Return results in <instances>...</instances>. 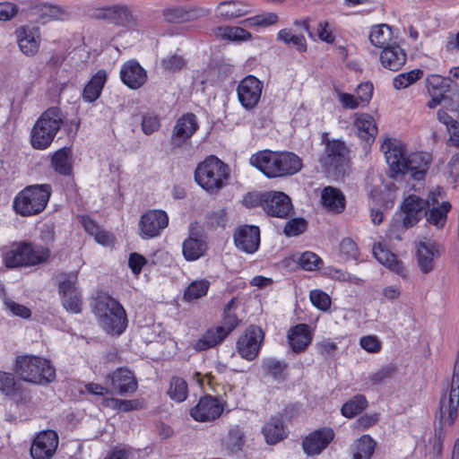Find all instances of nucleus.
I'll list each match as a JSON object with an SVG mask.
<instances>
[{"label":"nucleus","instance_id":"nucleus-1","mask_svg":"<svg viewBox=\"0 0 459 459\" xmlns=\"http://www.w3.org/2000/svg\"><path fill=\"white\" fill-rule=\"evenodd\" d=\"M390 169V177L411 173L414 180H423L431 161L427 152L407 154L404 145L396 139H386L381 145Z\"/></svg>","mask_w":459,"mask_h":459},{"label":"nucleus","instance_id":"nucleus-2","mask_svg":"<svg viewBox=\"0 0 459 459\" xmlns=\"http://www.w3.org/2000/svg\"><path fill=\"white\" fill-rule=\"evenodd\" d=\"M250 164L267 178L291 176L301 170V159L293 152H258L250 158Z\"/></svg>","mask_w":459,"mask_h":459},{"label":"nucleus","instance_id":"nucleus-3","mask_svg":"<svg viewBox=\"0 0 459 459\" xmlns=\"http://www.w3.org/2000/svg\"><path fill=\"white\" fill-rule=\"evenodd\" d=\"M93 311L101 328L112 335H120L127 326V316L123 306L114 298L100 293L95 298Z\"/></svg>","mask_w":459,"mask_h":459},{"label":"nucleus","instance_id":"nucleus-4","mask_svg":"<svg viewBox=\"0 0 459 459\" xmlns=\"http://www.w3.org/2000/svg\"><path fill=\"white\" fill-rule=\"evenodd\" d=\"M14 371L21 379L37 385H46L56 378V369L47 359L21 356L16 359Z\"/></svg>","mask_w":459,"mask_h":459},{"label":"nucleus","instance_id":"nucleus-5","mask_svg":"<svg viewBox=\"0 0 459 459\" xmlns=\"http://www.w3.org/2000/svg\"><path fill=\"white\" fill-rule=\"evenodd\" d=\"M229 167L215 156H209L195 170V182L210 194H215L226 186Z\"/></svg>","mask_w":459,"mask_h":459},{"label":"nucleus","instance_id":"nucleus-6","mask_svg":"<svg viewBox=\"0 0 459 459\" xmlns=\"http://www.w3.org/2000/svg\"><path fill=\"white\" fill-rule=\"evenodd\" d=\"M63 124L58 108H49L37 119L30 133V143L36 150H45L54 141Z\"/></svg>","mask_w":459,"mask_h":459},{"label":"nucleus","instance_id":"nucleus-7","mask_svg":"<svg viewBox=\"0 0 459 459\" xmlns=\"http://www.w3.org/2000/svg\"><path fill=\"white\" fill-rule=\"evenodd\" d=\"M48 248L34 246L27 242L13 243L3 254L4 264L8 268L36 265L48 260Z\"/></svg>","mask_w":459,"mask_h":459},{"label":"nucleus","instance_id":"nucleus-8","mask_svg":"<svg viewBox=\"0 0 459 459\" xmlns=\"http://www.w3.org/2000/svg\"><path fill=\"white\" fill-rule=\"evenodd\" d=\"M50 195L51 186L48 184L29 186L15 196L13 208L22 216L40 213L46 208Z\"/></svg>","mask_w":459,"mask_h":459},{"label":"nucleus","instance_id":"nucleus-9","mask_svg":"<svg viewBox=\"0 0 459 459\" xmlns=\"http://www.w3.org/2000/svg\"><path fill=\"white\" fill-rule=\"evenodd\" d=\"M459 406V354L454 366L450 387L440 396L435 417L441 426H452L457 417Z\"/></svg>","mask_w":459,"mask_h":459},{"label":"nucleus","instance_id":"nucleus-10","mask_svg":"<svg viewBox=\"0 0 459 459\" xmlns=\"http://www.w3.org/2000/svg\"><path fill=\"white\" fill-rule=\"evenodd\" d=\"M320 161L328 171L334 169L338 173L344 172L349 162L348 147L342 141L328 140Z\"/></svg>","mask_w":459,"mask_h":459},{"label":"nucleus","instance_id":"nucleus-11","mask_svg":"<svg viewBox=\"0 0 459 459\" xmlns=\"http://www.w3.org/2000/svg\"><path fill=\"white\" fill-rule=\"evenodd\" d=\"M260 205L270 216L287 218L293 211L290 198L283 192L270 191L260 195Z\"/></svg>","mask_w":459,"mask_h":459},{"label":"nucleus","instance_id":"nucleus-12","mask_svg":"<svg viewBox=\"0 0 459 459\" xmlns=\"http://www.w3.org/2000/svg\"><path fill=\"white\" fill-rule=\"evenodd\" d=\"M169 225V217L162 210H149L143 213L138 223L139 234L143 239H150L160 235Z\"/></svg>","mask_w":459,"mask_h":459},{"label":"nucleus","instance_id":"nucleus-13","mask_svg":"<svg viewBox=\"0 0 459 459\" xmlns=\"http://www.w3.org/2000/svg\"><path fill=\"white\" fill-rule=\"evenodd\" d=\"M77 273L65 274L59 281L58 290L63 307L69 312L78 314L82 311V296L77 286Z\"/></svg>","mask_w":459,"mask_h":459},{"label":"nucleus","instance_id":"nucleus-14","mask_svg":"<svg viewBox=\"0 0 459 459\" xmlns=\"http://www.w3.org/2000/svg\"><path fill=\"white\" fill-rule=\"evenodd\" d=\"M417 265L424 274L435 269L436 260L441 255L439 246L431 240H419L415 243Z\"/></svg>","mask_w":459,"mask_h":459},{"label":"nucleus","instance_id":"nucleus-15","mask_svg":"<svg viewBox=\"0 0 459 459\" xmlns=\"http://www.w3.org/2000/svg\"><path fill=\"white\" fill-rule=\"evenodd\" d=\"M263 340L264 333L262 329L255 325H250L238 341V353L247 360L254 359L259 352Z\"/></svg>","mask_w":459,"mask_h":459},{"label":"nucleus","instance_id":"nucleus-16","mask_svg":"<svg viewBox=\"0 0 459 459\" xmlns=\"http://www.w3.org/2000/svg\"><path fill=\"white\" fill-rule=\"evenodd\" d=\"M263 82L253 75L245 77L238 84L237 92L241 105L250 109L255 108L262 94Z\"/></svg>","mask_w":459,"mask_h":459},{"label":"nucleus","instance_id":"nucleus-17","mask_svg":"<svg viewBox=\"0 0 459 459\" xmlns=\"http://www.w3.org/2000/svg\"><path fill=\"white\" fill-rule=\"evenodd\" d=\"M401 213L398 215L403 221L406 226L413 227L416 225L427 211L424 199L416 194H410L406 196L401 204Z\"/></svg>","mask_w":459,"mask_h":459},{"label":"nucleus","instance_id":"nucleus-18","mask_svg":"<svg viewBox=\"0 0 459 459\" xmlns=\"http://www.w3.org/2000/svg\"><path fill=\"white\" fill-rule=\"evenodd\" d=\"M58 437L53 430L40 432L34 439L30 455L33 459H50L57 447Z\"/></svg>","mask_w":459,"mask_h":459},{"label":"nucleus","instance_id":"nucleus-19","mask_svg":"<svg viewBox=\"0 0 459 459\" xmlns=\"http://www.w3.org/2000/svg\"><path fill=\"white\" fill-rule=\"evenodd\" d=\"M334 437V432L330 428H323L307 436L302 446L307 455H316L325 450Z\"/></svg>","mask_w":459,"mask_h":459},{"label":"nucleus","instance_id":"nucleus-20","mask_svg":"<svg viewBox=\"0 0 459 459\" xmlns=\"http://www.w3.org/2000/svg\"><path fill=\"white\" fill-rule=\"evenodd\" d=\"M234 242L238 248L247 254L255 252L260 245V230L256 226L243 225L234 234Z\"/></svg>","mask_w":459,"mask_h":459},{"label":"nucleus","instance_id":"nucleus-21","mask_svg":"<svg viewBox=\"0 0 459 459\" xmlns=\"http://www.w3.org/2000/svg\"><path fill=\"white\" fill-rule=\"evenodd\" d=\"M223 407L217 398L212 396L202 397L191 410V416L196 421H211L221 416Z\"/></svg>","mask_w":459,"mask_h":459},{"label":"nucleus","instance_id":"nucleus-22","mask_svg":"<svg viewBox=\"0 0 459 459\" xmlns=\"http://www.w3.org/2000/svg\"><path fill=\"white\" fill-rule=\"evenodd\" d=\"M198 128L196 117L187 113L178 118L171 134V143L174 147L182 146L189 140Z\"/></svg>","mask_w":459,"mask_h":459},{"label":"nucleus","instance_id":"nucleus-23","mask_svg":"<svg viewBox=\"0 0 459 459\" xmlns=\"http://www.w3.org/2000/svg\"><path fill=\"white\" fill-rule=\"evenodd\" d=\"M20 50L28 56H35L39 49V28L33 26H22L15 30Z\"/></svg>","mask_w":459,"mask_h":459},{"label":"nucleus","instance_id":"nucleus-24","mask_svg":"<svg viewBox=\"0 0 459 459\" xmlns=\"http://www.w3.org/2000/svg\"><path fill=\"white\" fill-rule=\"evenodd\" d=\"M211 11L207 8L192 6L189 8H167L163 10L164 20L171 23L186 22L208 16Z\"/></svg>","mask_w":459,"mask_h":459},{"label":"nucleus","instance_id":"nucleus-25","mask_svg":"<svg viewBox=\"0 0 459 459\" xmlns=\"http://www.w3.org/2000/svg\"><path fill=\"white\" fill-rule=\"evenodd\" d=\"M112 392L118 394L134 393L137 389V382L132 371L127 368H118L108 376Z\"/></svg>","mask_w":459,"mask_h":459},{"label":"nucleus","instance_id":"nucleus-26","mask_svg":"<svg viewBox=\"0 0 459 459\" xmlns=\"http://www.w3.org/2000/svg\"><path fill=\"white\" fill-rule=\"evenodd\" d=\"M372 250L374 256L381 264L403 279L408 277V270L403 263L401 260H398L396 255L385 248L382 244H375Z\"/></svg>","mask_w":459,"mask_h":459},{"label":"nucleus","instance_id":"nucleus-27","mask_svg":"<svg viewBox=\"0 0 459 459\" xmlns=\"http://www.w3.org/2000/svg\"><path fill=\"white\" fill-rule=\"evenodd\" d=\"M122 82L131 89L136 90L147 80L145 70L134 60L126 62L120 70Z\"/></svg>","mask_w":459,"mask_h":459},{"label":"nucleus","instance_id":"nucleus-28","mask_svg":"<svg viewBox=\"0 0 459 459\" xmlns=\"http://www.w3.org/2000/svg\"><path fill=\"white\" fill-rule=\"evenodd\" d=\"M406 59L405 51L396 44L385 47L380 55L382 65L391 71L400 70L405 64Z\"/></svg>","mask_w":459,"mask_h":459},{"label":"nucleus","instance_id":"nucleus-29","mask_svg":"<svg viewBox=\"0 0 459 459\" xmlns=\"http://www.w3.org/2000/svg\"><path fill=\"white\" fill-rule=\"evenodd\" d=\"M312 337L309 328L305 324H299L291 327L288 333V342L294 352H301L311 342Z\"/></svg>","mask_w":459,"mask_h":459},{"label":"nucleus","instance_id":"nucleus-30","mask_svg":"<svg viewBox=\"0 0 459 459\" xmlns=\"http://www.w3.org/2000/svg\"><path fill=\"white\" fill-rule=\"evenodd\" d=\"M34 14L38 15L43 22L51 20L64 21L69 17L67 10L60 5L48 3H39L31 7Z\"/></svg>","mask_w":459,"mask_h":459},{"label":"nucleus","instance_id":"nucleus-31","mask_svg":"<svg viewBox=\"0 0 459 459\" xmlns=\"http://www.w3.org/2000/svg\"><path fill=\"white\" fill-rule=\"evenodd\" d=\"M358 136L366 141H374L377 127L374 118L368 114H357L353 122Z\"/></svg>","mask_w":459,"mask_h":459},{"label":"nucleus","instance_id":"nucleus-32","mask_svg":"<svg viewBox=\"0 0 459 459\" xmlns=\"http://www.w3.org/2000/svg\"><path fill=\"white\" fill-rule=\"evenodd\" d=\"M321 199L324 206L331 212L340 213L345 208V197L337 188L326 186L323 189Z\"/></svg>","mask_w":459,"mask_h":459},{"label":"nucleus","instance_id":"nucleus-33","mask_svg":"<svg viewBox=\"0 0 459 459\" xmlns=\"http://www.w3.org/2000/svg\"><path fill=\"white\" fill-rule=\"evenodd\" d=\"M228 335L224 330L218 325L208 329L201 338L194 344L193 348L196 351H204L215 347L221 342Z\"/></svg>","mask_w":459,"mask_h":459},{"label":"nucleus","instance_id":"nucleus-34","mask_svg":"<svg viewBox=\"0 0 459 459\" xmlns=\"http://www.w3.org/2000/svg\"><path fill=\"white\" fill-rule=\"evenodd\" d=\"M107 82V73L99 70L85 85L82 91V99L86 102H93L100 96Z\"/></svg>","mask_w":459,"mask_h":459},{"label":"nucleus","instance_id":"nucleus-35","mask_svg":"<svg viewBox=\"0 0 459 459\" xmlns=\"http://www.w3.org/2000/svg\"><path fill=\"white\" fill-rule=\"evenodd\" d=\"M376 446V441L369 435L361 436L351 446L352 459H371Z\"/></svg>","mask_w":459,"mask_h":459},{"label":"nucleus","instance_id":"nucleus-36","mask_svg":"<svg viewBox=\"0 0 459 459\" xmlns=\"http://www.w3.org/2000/svg\"><path fill=\"white\" fill-rule=\"evenodd\" d=\"M206 243L201 238L190 235L182 246L184 257L187 261H195L204 255L206 250Z\"/></svg>","mask_w":459,"mask_h":459},{"label":"nucleus","instance_id":"nucleus-37","mask_svg":"<svg viewBox=\"0 0 459 459\" xmlns=\"http://www.w3.org/2000/svg\"><path fill=\"white\" fill-rule=\"evenodd\" d=\"M451 210V204L448 202H442L439 206L428 208L425 212L427 221L441 230L446 223L447 213Z\"/></svg>","mask_w":459,"mask_h":459},{"label":"nucleus","instance_id":"nucleus-38","mask_svg":"<svg viewBox=\"0 0 459 459\" xmlns=\"http://www.w3.org/2000/svg\"><path fill=\"white\" fill-rule=\"evenodd\" d=\"M109 22L119 26L134 27L136 25L135 18L126 5L115 4L110 6Z\"/></svg>","mask_w":459,"mask_h":459},{"label":"nucleus","instance_id":"nucleus-39","mask_svg":"<svg viewBox=\"0 0 459 459\" xmlns=\"http://www.w3.org/2000/svg\"><path fill=\"white\" fill-rule=\"evenodd\" d=\"M263 434L266 442L274 445L284 438L285 431L282 420L278 417H273L263 428Z\"/></svg>","mask_w":459,"mask_h":459},{"label":"nucleus","instance_id":"nucleus-40","mask_svg":"<svg viewBox=\"0 0 459 459\" xmlns=\"http://www.w3.org/2000/svg\"><path fill=\"white\" fill-rule=\"evenodd\" d=\"M51 165L56 172L64 176L71 175V150L68 148H62L56 152L52 156Z\"/></svg>","mask_w":459,"mask_h":459},{"label":"nucleus","instance_id":"nucleus-41","mask_svg":"<svg viewBox=\"0 0 459 459\" xmlns=\"http://www.w3.org/2000/svg\"><path fill=\"white\" fill-rule=\"evenodd\" d=\"M393 38L392 28L387 24H379L371 29L369 40L372 45L377 48L389 46Z\"/></svg>","mask_w":459,"mask_h":459},{"label":"nucleus","instance_id":"nucleus-42","mask_svg":"<svg viewBox=\"0 0 459 459\" xmlns=\"http://www.w3.org/2000/svg\"><path fill=\"white\" fill-rule=\"evenodd\" d=\"M238 306L237 299L232 298L223 311V317L219 327L222 328L227 335H229L239 324V320L235 313Z\"/></svg>","mask_w":459,"mask_h":459},{"label":"nucleus","instance_id":"nucleus-43","mask_svg":"<svg viewBox=\"0 0 459 459\" xmlns=\"http://www.w3.org/2000/svg\"><path fill=\"white\" fill-rule=\"evenodd\" d=\"M210 285V281L206 279L192 281L184 291V299L192 301L201 299L207 294Z\"/></svg>","mask_w":459,"mask_h":459},{"label":"nucleus","instance_id":"nucleus-44","mask_svg":"<svg viewBox=\"0 0 459 459\" xmlns=\"http://www.w3.org/2000/svg\"><path fill=\"white\" fill-rule=\"evenodd\" d=\"M218 12L220 16L225 19L241 17L248 13V11L244 8L243 4L235 1L220 3L218 5Z\"/></svg>","mask_w":459,"mask_h":459},{"label":"nucleus","instance_id":"nucleus-45","mask_svg":"<svg viewBox=\"0 0 459 459\" xmlns=\"http://www.w3.org/2000/svg\"><path fill=\"white\" fill-rule=\"evenodd\" d=\"M368 405V402L364 395L358 394L346 402L342 409V414L346 418H353L362 412Z\"/></svg>","mask_w":459,"mask_h":459},{"label":"nucleus","instance_id":"nucleus-46","mask_svg":"<svg viewBox=\"0 0 459 459\" xmlns=\"http://www.w3.org/2000/svg\"><path fill=\"white\" fill-rule=\"evenodd\" d=\"M215 34L218 38L230 40H247L251 38V33L241 27H219Z\"/></svg>","mask_w":459,"mask_h":459},{"label":"nucleus","instance_id":"nucleus-47","mask_svg":"<svg viewBox=\"0 0 459 459\" xmlns=\"http://www.w3.org/2000/svg\"><path fill=\"white\" fill-rule=\"evenodd\" d=\"M288 364L276 359L269 358L264 359L263 368L272 376L275 380H283L286 376Z\"/></svg>","mask_w":459,"mask_h":459},{"label":"nucleus","instance_id":"nucleus-48","mask_svg":"<svg viewBox=\"0 0 459 459\" xmlns=\"http://www.w3.org/2000/svg\"><path fill=\"white\" fill-rule=\"evenodd\" d=\"M277 39L289 46H293L299 52H305L307 50L305 37L303 35H294L288 29L281 30L278 32Z\"/></svg>","mask_w":459,"mask_h":459},{"label":"nucleus","instance_id":"nucleus-49","mask_svg":"<svg viewBox=\"0 0 459 459\" xmlns=\"http://www.w3.org/2000/svg\"><path fill=\"white\" fill-rule=\"evenodd\" d=\"M167 393L172 400L183 402L187 396V384L183 378L173 377Z\"/></svg>","mask_w":459,"mask_h":459},{"label":"nucleus","instance_id":"nucleus-50","mask_svg":"<svg viewBox=\"0 0 459 459\" xmlns=\"http://www.w3.org/2000/svg\"><path fill=\"white\" fill-rule=\"evenodd\" d=\"M422 75L423 72L420 69H414L407 73L399 74L393 80L394 88L396 90L405 89L420 80Z\"/></svg>","mask_w":459,"mask_h":459},{"label":"nucleus","instance_id":"nucleus-51","mask_svg":"<svg viewBox=\"0 0 459 459\" xmlns=\"http://www.w3.org/2000/svg\"><path fill=\"white\" fill-rule=\"evenodd\" d=\"M244 445L245 434L243 430L238 426L231 428L226 439L227 448L232 453H237L242 450Z\"/></svg>","mask_w":459,"mask_h":459},{"label":"nucleus","instance_id":"nucleus-52","mask_svg":"<svg viewBox=\"0 0 459 459\" xmlns=\"http://www.w3.org/2000/svg\"><path fill=\"white\" fill-rule=\"evenodd\" d=\"M22 384L12 373L0 371V391L5 395H14L21 390Z\"/></svg>","mask_w":459,"mask_h":459},{"label":"nucleus","instance_id":"nucleus-53","mask_svg":"<svg viewBox=\"0 0 459 459\" xmlns=\"http://www.w3.org/2000/svg\"><path fill=\"white\" fill-rule=\"evenodd\" d=\"M279 20L275 13H264L247 19L244 22L249 26L267 27L275 24Z\"/></svg>","mask_w":459,"mask_h":459},{"label":"nucleus","instance_id":"nucleus-54","mask_svg":"<svg viewBox=\"0 0 459 459\" xmlns=\"http://www.w3.org/2000/svg\"><path fill=\"white\" fill-rule=\"evenodd\" d=\"M300 267L306 271H314L322 264L320 257L313 252L303 253L298 261Z\"/></svg>","mask_w":459,"mask_h":459},{"label":"nucleus","instance_id":"nucleus-55","mask_svg":"<svg viewBox=\"0 0 459 459\" xmlns=\"http://www.w3.org/2000/svg\"><path fill=\"white\" fill-rule=\"evenodd\" d=\"M186 62L182 56L171 55L161 60L162 68L169 73H175L185 67Z\"/></svg>","mask_w":459,"mask_h":459},{"label":"nucleus","instance_id":"nucleus-56","mask_svg":"<svg viewBox=\"0 0 459 459\" xmlns=\"http://www.w3.org/2000/svg\"><path fill=\"white\" fill-rule=\"evenodd\" d=\"M410 228L411 227L406 226V224H404V221L399 216V218L394 219L390 224L387 231V238L391 240L400 241L402 240V235Z\"/></svg>","mask_w":459,"mask_h":459},{"label":"nucleus","instance_id":"nucleus-57","mask_svg":"<svg viewBox=\"0 0 459 459\" xmlns=\"http://www.w3.org/2000/svg\"><path fill=\"white\" fill-rule=\"evenodd\" d=\"M340 251L346 259H358L359 254L356 242L351 238H345L341 241Z\"/></svg>","mask_w":459,"mask_h":459},{"label":"nucleus","instance_id":"nucleus-58","mask_svg":"<svg viewBox=\"0 0 459 459\" xmlns=\"http://www.w3.org/2000/svg\"><path fill=\"white\" fill-rule=\"evenodd\" d=\"M310 300L315 307L323 311H326L331 306L330 297L319 290L310 291Z\"/></svg>","mask_w":459,"mask_h":459},{"label":"nucleus","instance_id":"nucleus-59","mask_svg":"<svg viewBox=\"0 0 459 459\" xmlns=\"http://www.w3.org/2000/svg\"><path fill=\"white\" fill-rule=\"evenodd\" d=\"M307 223L303 219H292L286 222L283 232L286 236H298L306 230Z\"/></svg>","mask_w":459,"mask_h":459},{"label":"nucleus","instance_id":"nucleus-60","mask_svg":"<svg viewBox=\"0 0 459 459\" xmlns=\"http://www.w3.org/2000/svg\"><path fill=\"white\" fill-rule=\"evenodd\" d=\"M160 126L158 116L152 114H145L142 119V130L149 135L156 132Z\"/></svg>","mask_w":459,"mask_h":459},{"label":"nucleus","instance_id":"nucleus-61","mask_svg":"<svg viewBox=\"0 0 459 459\" xmlns=\"http://www.w3.org/2000/svg\"><path fill=\"white\" fill-rule=\"evenodd\" d=\"M427 87L429 92H442L445 94L447 84L444 77L437 74H430L427 77Z\"/></svg>","mask_w":459,"mask_h":459},{"label":"nucleus","instance_id":"nucleus-62","mask_svg":"<svg viewBox=\"0 0 459 459\" xmlns=\"http://www.w3.org/2000/svg\"><path fill=\"white\" fill-rule=\"evenodd\" d=\"M359 344L362 349L369 353H377L382 348L381 342L375 335H366L361 337Z\"/></svg>","mask_w":459,"mask_h":459},{"label":"nucleus","instance_id":"nucleus-63","mask_svg":"<svg viewBox=\"0 0 459 459\" xmlns=\"http://www.w3.org/2000/svg\"><path fill=\"white\" fill-rule=\"evenodd\" d=\"M373 85L370 82L360 83L356 90V97L363 106L368 104L372 98Z\"/></svg>","mask_w":459,"mask_h":459},{"label":"nucleus","instance_id":"nucleus-64","mask_svg":"<svg viewBox=\"0 0 459 459\" xmlns=\"http://www.w3.org/2000/svg\"><path fill=\"white\" fill-rule=\"evenodd\" d=\"M4 305L13 316H21L22 318H29L30 316V310L27 307L18 304L13 300L5 299Z\"/></svg>","mask_w":459,"mask_h":459}]
</instances>
